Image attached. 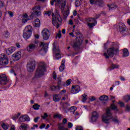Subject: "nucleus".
<instances>
[{
	"mask_svg": "<svg viewBox=\"0 0 130 130\" xmlns=\"http://www.w3.org/2000/svg\"><path fill=\"white\" fill-rule=\"evenodd\" d=\"M15 50L16 48L15 47H11L6 50V53L8 55H10V54H12Z\"/></svg>",
	"mask_w": 130,
	"mask_h": 130,
	"instance_id": "obj_23",
	"label": "nucleus"
},
{
	"mask_svg": "<svg viewBox=\"0 0 130 130\" xmlns=\"http://www.w3.org/2000/svg\"><path fill=\"white\" fill-rule=\"evenodd\" d=\"M21 115V113H18L17 115H15V116H14L13 117H12V119L13 120H17V119H18V118H19V117Z\"/></svg>",
	"mask_w": 130,
	"mask_h": 130,
	"instance_id": "obj_37",
	"label": "nucleus"
},
{
	"mask_svg": "<svg viewBox=\"0 0 130 130\" xmlns=\"http://www.w3.org/2000/svg\"><path fill=\"white\" fill-rule=\"evenodd\" d=\"M128 55H129V53L127 49H124L123 50V56L126 57V56H128Z\"/></svg>",
	"mask_w": 130,
	"mask_h": 130,
	"instance_id": "obj_30",
	"label": "nucleus"
},
{
	"mask_svg": "<svg viewBox=\"0 0 130 130\" xmlns=\"http://www.w3.org/2000/svg\"><path fill=\"white\" fill-rule=\"evenodd\" d=\"M68 128H72L73 127V123L69 122L68 124Z\"/></svg>",
	"mask_w": 130,
	"mask_h": 130,
	"instance_id": "obj_49",
	"label": "nucleus"
},
{
	"mask_svg": "<svg viewBox=\"0 0 130 130\" xmlns=\"http://www.w3.org/2000/svg\"><path fill=\"white\" fill-rule=\"evenodd\" d=\"M2 126L3 128L5 130L9 129V124L3 123L2 124Z\"/></svg>",
	"mask_w": 130,
	"mask_h": 130,
	"instance_id": "obj_34",
	"label": "nucleus"
},
{
	"mask_svg": "<svg viewBox=\"0 0 130 130\" xmlns=\"http://www.w3.org/2000/svg\"><path fill=\"white\" fill-rule=\"evenodd\" d=\"M63 15L64 18L67 19V18H68V16H69V15H70V12L69 11V10H67V11L64 12Z\"/></svg>",
	"mask_w": 130,
	"mask_h": 130,
	"instance_id": "obj_38",
	"label": "nucleus"
},
{
	"mask_svg": "<svg viewBox=\"0 0 130 130\" xmlns=\"http://www.w3.org/2000/svg\"><path fill=\"white\" fill-rule=\"evenodd\" d=\"M3 57H1L0 58V64L1 66H7L9 63V59L6 57L5 54H2Z\"/></svg>",
	"mask_w": 130,
	"mask_h": 130,
	"instance_id": "obj_16",
	"label": "nucleus"
},
{
	"mask_svg": "<svg viewBox=\"0 0 130 130\" xmlns=\"http://www.w3.org/2000/svg\"><path fill=\"white\" fill-rule=\"evenodd\" d=\"M86 22H87V26L89 28H93L97 24V21L95 18H88L86 20Z\"/></svg>",
	"mask_w": 130,
	"mask_h": 130,
	"instance_id": "obj_13",
	"label": "nucleus"
},
{
	"mask_svg": "<svg viewBox=\"0 0 130 130\" xmlns=\"http://www.w3.org/2000/svg\"><path fill=\"white\" fill-rule=\"evenodd\" d=\"M34 26L36 28H38V27H40V20L39 19H36L35 20Z\"/></svg>",
	"mask_w": 130,
	"mask_h": 130,
	"instance_id": "obj_31",
	"label": "nucleus"
},
{
	"mask_svg": "<svg viewBox=\"0 0 130 130\" xmlns=\"http://www.w3.org/2000/svg\"><path fill=\"white\" fill-rule=\"evenodd\" d=\"M67 99H68V95H64V96L62 98V100H66Z\"/></svg>",
	"mask_w": 130,
	"mask_h": 130,
	"instance_id": "obj_60",
	"label": "nucleus"
},
{
	"mask_svg": "<svg viewBox=\"0 0 130 130\" xmlns=\"http://www.w3.org/2000/svg\"><path fill=\"white\" fill-rule=\"evenodd\" d=\"M39 107H40V106L38 105V104H35L32 106V108H34L35 110H38Z\"/></svg>",
	"mask_w": 130,
	"mask_h": 130,
	"instance_id": "obj_39",
	"label": "nucleus"
},
{
	"mask_svg": "<svg viewBox=\"0 0 130 130\" xmlns=\"http://www.w3.org/2000/svg\"><path fill=\"white\" fill-rule=\"evenodd\" d=\"M69 24H70V25H73V24H74V22H73V20H69Z\"/></svg>",
	"mask_w": 130,
	"mask_h": 130,
	"instance_id": "obj_64",
	"label": "nucleus"
},
{
	"mask_svg": "<svg viewBox=\"0 0 130 130\" xmlns=\"http://www.w3.org/2000/svg\"><path fill=\"white\" fill-rule=\"evenodd\" d=\"M36 66V63L35 60H32L30 61L27 64V71L28 73H32V72H34V70H35V67Z\"/></svg>",
	"mask_w": 130,
	"mask_h": 130,
	"instance_id": "obj_10",
	"label": "nucleus"
},
{
	"mask_svg": "<svg viewBox=\"0 0 130 130\" xmlns=\"http://www.w3.org/2000/svg\"><path fill=\"white\" fill-rule=\"evenodd\" d=\"M42 36L44 40H48L50 37V31L47 28H44L42 31Z\"/></svg>",
	"mask_w": 130,
	"mask_h": 130,
	"instance_id": "obj_12",
	"label": "nucleus"
},
{
	"mask_svg": "<svg viewBox=\"0 0 130 130\" xmlns=\"http://www.w3.org/2000/svg\"><path fill=\"white\" fill-rule=\"evenodd\" d=\"M64 63H66V60L63 59L61 62V64L59 68V70L60 72H63L64 70Z\"/></svg>",
	"mask_w": 130,
	"mask_h": 130,
	"instance_id": "obj_27",
	"label": "nucleus"
},
{
	"mask_svg": "<svg viewBox=\"0 0 130 130\" xmlns=\"http://www.w3.org/2000/svg\"><path fill=\"white\" fill-rule=\"evenodd\" d=\"M45 124L44 123H43L40 126V128H41V129H42V128H44V127H45Z\"/></svg>",
	"mask_w": 130,
	"mask_h": 130,
	"instance_id": "obj_57",
	"label": "nucleus"
},
{
	"mask_svg": "<svg viewBox=\"0 0 130 130\" xmlns=\"http://www.w3.org/2000/svg\"><path fill=\"white\" fill-rule=\"evenodd\" d=\"M40 47L42 48V50H44V51H47V49H48V44H44L43 42H41L40 44Z\"/></svg>",
	"mask_w": 130,
	"mask_h": 130,
	"instance_id": "obj_22",
	"label": "nucleus"
},
{
	"mask_svg": "<svg viewBox=\"0 0 130 130\" xmlns=\"http://www.w3.org/2000/svg\"><path fill=\"white\" fill-rule=\"evenodd\" d=\"M51 6L55 5L57 7H61L62 10H64L66 5H67V2L66 1H52L51 2Z\"/></svg>",
	"mask_w": 130,
	"mask_h": 130,
	"instance_id": "obj_8",
	"label": "nucleus"
},
{
	"mask_svg": "<svg viewBox=\"0 0 130 130\" xmlns=\"http://www.w3.org/2000/svg\"><path fill=\"white\" fill-rule=\"evenodd\" d=\"M31 35H32V32L23 31V38H24L25 40L29 39V38L31 37Z\"/></svg>",
	"mask_w": 130,
	"mask_h": 130,
	"instance_id": "obj_24",
	"label": "nucleus"
},
{
	"mask_svg": "<svg viewBox=\"0 0 130 130\" xmlns=\"http://www.w3.org/2000/svg\"><path fill=\"white\" fill-rule=\"evenodd\" d=\"M46 71V64L44 62H41L36 72V78H40L44 75V72Z\"/></svg>",
	"mask_w": 130,
	"mask_h": 130,
	"instance_id": "obj_4",
	"label": "nucleus"
},
{
	"mask_svg": "<svg viewBox=\"0 0 130 130\" xmlns=\"http://www.w3.org/2000/svg\"><path fill=\"white\" fill-rule=\"evenodd\" d=\"M53 118H60V114H55L53 116Z\"/></svg>",
	"mask_w": 130,
	"mask_h": 130,
	"instance_id": "obj_48",
	"label": "nucleus"
},
{
	"mask_svg": "<svg viewBox=\"0 0 130 130\" xmlns=\"http://www.w3.org/2000/svg\"><path fill=\"white\" fill-rule=\"evenodd\" d=\"M119 50L118 48H115L114 47L109 48L107 53L105 52L104 53V56L105 58H109V57H113L114 55H116L119 53Z\"/></svg>",
	"mask_w": 130,
	"mask_h": 130,
	"instance_id": "obj_5",
	"label": "nucleus"
},
{
	"mask_svg": "<svg viewBox=\"0 0 130 130\" xmlns=\"http://www.w3.org/2000/svg\"><path fill=\"white\" fill-rule=\"evenodd\" d=\"M71 82H72V80L71 79L68 80L66 81V84H63V86H69V85L71 84Z\"/></svg>",
	"mask_w": 130,
	"mask_h": 130,
	"instance_id": "obj_46",
	"label": "nucleus"
},
{
	"mask_svg": "<svg viewBox=\"0 0 130 130\" xmlns=\"http://www.w3.org/2000/svg\"><path fill=\"white\" fill-rule=\"evenodd\" d=\"M119 29V31L121 34H123L125 31H126V26L123 23L120 22L117 26Z\"/></svg>",
	"mask_w": 130,
	"mask_h": 130,
	"instance_id": "obj_15",
	"label": "nucleus"
},
{
	"mask_svg": "<svg viewBox=\"0 0 130 130\" xmlns=\"http://www.w3.org/2000/svg\"><path fill=\"white\" fill-rule=\"evenodd\" d=\"M98 118H99V113H98V112H97L96 111L93 112L91 114V122H97Z\"/></svg>",
	"mask_w": 130,
	"mask_h": 130,
	"instance_id": "obj_17",
	"label": "nucleus"
},
{
	"mask_svg": "<svg viewBox=\"0 0 130 130\" xmlns=\"http://www.w3.org/2000/svg\"><path fill=\"white\" fill-rule=\"evenodd\" d=\"M68 106H71V104L68 103H65L63 104V108L64 109V111H66V110H68V111H70L72 113H75V112L76 111V110H77V107L75 106H72L69 109L68 108Z\"/></svg>",
	"mask_w": 130,
	"mask_h": 130,
	"instance_id": "obj_11",
	"label": "nucleus"
},
{
	"mask_svg": "<svg viewBox=\"0 0 130 130\" xmlns=\"http://www.w3.org/2000/svg\"><path fill=\"white\" fill-rule=\"evenodd\" d=\"M83 38L82 37V35H80L79 37L76 38L75 41L74 42L73 47L74 48H78L80 45H82V42H83Z\"/></svg>",
	"mask_w": 130,
	"mask_h": 130,
	"instance_id": "obj_9",
	"label": "nucleus"
},
{
	"mask_svg": "<svg viewBox=\"0 0 130 130\" xmlns=\"http://www.w3.org/2000/svg\"><path fill=\"white\" fill-rule=\"evenodd\" d=\"M39 118H40V117H37L35 118V119H34V121H35V122H37L38 121V120L39 119Z\"/></svg>",
	"mask_w": 130,
	"mask_h": 130,
	"instance_id": "obj_55",
	"label": "nucleus"
},
{
	"mask_svg": "<svg viewBox=\"0 0 130 130\" xmlns=\"http://www.w3.org/2000/svg\"><path fill=\"white\" fill-rule=\"evenodd\" d=\"M126 110H127V111H130V107L129 106H126Z\"/></svg>",
	"mask_w": 130,
	"mask_h": 130,
	"instance_id": "obj_61",
	"label": "nucleus"
},
{
	"mask_svg": "<svg viewBox=\"0 0 130 130\" xmlns=\"http://www.w3.org/2000/svg\"><path fill=\"white\" fill-rule=\"evenodd\" d=\"M38 47V41L35 40L34 42L30 43L26 47V50L29 53L34 52L35 49Z\"/></svg>",
	"mask_w": 130,
	"mask_h": 130,
	"instance_id": "obj_7",
	"label": "nucleus"
},
{
	"mask_svg": "<svg viewBox=\"0 0 130 130\" xmlns=\"http://www.w3.org/2000/svg\"><path fill=\"white\" fill-rule=\"evenodd\" d=\"M22 55V53L19 51L17 53L14 54L12 55V57L15 59V60H19L20 58H21V56Z\"/></svg>",
	"mask_w": 130,
	"mask_h": 130,
	"instance_id": "obj_21",
	"label": "nucleus"
},
{
	"mask_svg": "<svg viewBox=\"0 0 130 130\" xmlns=\"http://www.w3.org/2000/svg\"><path fill=\"white\" fill-rule=\"evenodd\" d=\"M7 13L8 14V15H9V16L11 18H13V17H14V13L13 12L8 11H7Z\"/></svg>",
	"mask_w": 130,
	"mask_h": 130,
	"instance_id": "obj_44",
	"label": "nucleus"
},
{
	"mask_svg": "<svg viewBox=\"0 0 130 130\" xmlns=\"http://www.w3.org/2000/svg\"><path fill=\"white\" fill-rule=\"evenodd\" d=\"M48 117V115H47V113H44V116H42V118H43V119H45V118H46V117Z\"/></svg>",
	"mask_w": 130,
	"mask_h": 130,
	"instance_id": "obj_50",
	"label": "nucleus"
},
{
	"mask_svg": "<svg viewBox=\"0 0 130 130\" xmlns=\"http://www.w3.org/2000/svg\"><path fill=\"white\" fill-rule=\"evenodd\" d=\"M124 100L125 102H128L130 100V95H126L124 97Z\"/></svg>",
	"mask_w": 130,
	"mask_h": 130,
	"instance_id": "obj_42",
	"label": "nucleus"
},
{
	"mask_svg": "<svg viewBox=\"0 0 130 130\" xmlns=\"http://www.w3.org/2000/svg\"><path fill=\"white\" fill-rule=\"evenodd\" d=\"M119 65L117 64H112L111 67L109 68L107 70L108 71H112L113 70H114L115 69H119Z\"/></svg>",
	"mask_w": 130,
	"mask_h": 130,
	"instance_id": "obj_26",
	"label": "nucleus"
},
{
	"mask_svg": "<svg viewBox=\"0 0 130 130\" xmlns=\"http://www.w3.org/2000/svg\"><path fill=\"white\" fill-rule=\"evenodd\" d=\"M23 19H26V18L28 19V15H27V14H24L23 16Z\"/></svg>",
	"mask_w": 130,
	"mask_h": 130,
	"instance_id": "obj_62",
	"label": "nucleus"
},
{
	"mask_svg": "<svg viewBox=\"0 0 130 130\" xmlns=\"http://www.w3.org/2000/svg\"><path fill=\"white\" fill-rule=\"evenodd\" d=\"M76 130H83V127L81 126H77L76 128Z\"/></svg>",
	"mask_w": 130,
	"mask_h": 130,
	"instance_id": "obj_52",
	"label": "nucleus"
},
{
	"mask_svg": "<svg viewBox=\"0 0 130 130\" xmlns=\"http://www.w3.org/2000/svg\"><path fill=\"white\" fill-rule=\"evenodd\" d=\"M118 104H119L120 107H123L124 106V104L121 102H119Z\"/></svg>",
	"mask_w": 130,
	"mask_h": 130,
	"instance_id": "obj_53",
	"label": "nucleus"
},
{
	"mask_svg": "<svg viewBox=\"0 0 130 130\" xmlns=\"http://www.w3.org/2000/svg\"><path fill=\"white\" fill-rule=\"evenodd\" d=\"M108 7L110 8V10H112V11H114V10L117 8L115 4H112L111 5H108Z\"/></svg>",
	"mask_w": 130,
	"mask_h": 130,
	"instance_id": "obj_33",
	"label": "nucleus"
},
{
	"mask_svg": "<svg viewBox=\"0 0 130 130\" xmlns=\"http://www.w3.org/2000/svg\"><path fill=\"white\" fill-rule=\"evenodd\" d=\"M53 99L55 102H58L60 99L59 98V95L58 94H55L53 96Z\"/></svg>",
	"mask_w": 130,
	"mask_h": 130,
	"instance_id": "obj_32",
	"label": "nucleus"
},
{
	"mask_svg": "<svg viewBox=\"0 0 130 130\" xmlns=\"http://www.w3.org/2000/svg\"><path fill=\"white\" fill-rule=\"evenodd\" d=\"M53 79L56 80V74L54 72L53 74Z\"/></svg>",
	"mask_w": 130,
	"mask_h": 130,
	"instance_id": "obj_59",
	"label": "nucleus"
},
{
	"mask_svg": "<svg viewBox=\"0 0 130 130\" xmlns=\"http://www.w3.org/2000/svg\"><path fill=\"white\" fill-rule=\"evenodd\" d=\"M89 100H90V101H91V102H92V101H95V100H96V98H95V96H91Z\"/></svg>",
	"mask_w": 130,
	"mask_h": 130,
	"instance_id": "obj_51",
	"label": "nucleus"
},
{
	"mask_svg": "<svg viewBox=\"0 0 130 130\" xmlns=\"http://www.w3.org/2000/svg\"><path fill=\"white\" fill-rule=\"evenodd\" d=\"M57 80H58L57 86H59V87H60V86H61V78L60 77H59Z\"/></svg>",
	"mask_w": 130,
	"mask_h": 130,
	"instance_id": "obj_43",
	"label": "nucleus"
},
{
	"mask_svg": "<svg viewBox=\"0 0 130 130\" xmlns=\"http://www.w3.org/2000/svg\"><path fill=\"white\" fill-rule=\"evenodd\" d=\"M120 83V82L118 81L115 82V86H118V85H119Z\"/></svg>",
	"mask_w": 130,
	"mask_h": 130,
	"instance_id": "obj_63",
	"label": "nucleus"
},
{
	"mask_svg": "<svg viewBox=\"0 0 130 130\" xmlns=\"http://www.w3.org/2000/svg\"><path fill=\"white\" fill-rule=\"evenodd\" d=\"M100 101H108V96L107 95H102L99 98Z\"/></svg>",
	"mask_w": 130,
	"mask_h": 130,
	"instance_id": "obj_29",
	"label": "nucleus"
},
{
	"mask_svg": "<svg viewBox=\"0 0 130 130\" xmlns=\"http://www.w3.org/2000/svg\"><path fill=\"white\" fill-rule=\"evenodd\" d=\"M9 83V80H8V77L6 74H2L0 75V84L2 86H4V85H7Z\"/></svg>",
	"mask_w": 130,
	"mask_h": 130,
	"instance_id": "obj_14",
	"label": "nucleus"
},
{
	"mask_svg": "<svg viewBox=\"0 0 130 130\" xmlns=\"http://www.w3.org/2000/svg\"><path fill=\"white\" fill-rule=\"evenodd\" d=\"M111 110H112V109L113 110H117V106L114 104H111Z\"/></svg>",
	"mask_w": 130,
	"mask_h": 130,
	"instance_id": "obj_41",
	"label": "nucleus"
},
{
	"mask_svg": "<svg viewBox=\"0 0 130 130\" xmlns=\"http://www.w3.org/2000/svg\"><path fill=\"white\" fill-rule=\"evenodd\" d=\"M75 6L76 7H80V6H81V2L80 1H76L75 2Z\"/></svg>",
	"mask_w": 130,
	"mask_h": 130,
	"instance_id": "obj_47",
	"label": "nucleus"
},
{
	"mask_svg": "<svg viewBox=\"0 0 130 130\" xmlns=\"http://www.w3.org/2000/svg\"><path fill=\"white\" fill-rule=\"evenodd\" d=\"M60 38V37H61V34L60 32V31H59V33L57 34V36L56 37V38Z\"/></svg>",
	"mask_w": 130,
	"mask_h": 130,
	"instance_id": "obj_54",
	"label": "nucleus"
},
{
	"mask_svg": "<svg viewBox=\"0 0 130 130\" xmlns=\"http://www.w3.org/2000/svg\"><path fill=\"white\" fill-rule=\"evenodd\" d=\"M32 11L34 12L31 13V14L29 16L27 19L23 18L22 19V23H27L28 20H33L34 17L36 16L37 17H39V16H41V12H40V6H36L32 9Z\"/></svg>",
	"mask_w": 130,
	"mask_h": 130,
	"instance_id": "obj_3",
	"label": "nucleus"
},
{
	"mask_svg": "<svg viewBox=\"0 0 130 130\" xmlns=\"http://www.w3.org/2000/svg\"><path fill=\"white\" fill-rule=\"evenodd\" d=\"M53 54L56 59H59L61 57L60 55V50L55 43L53 44Z\"/></svg>",
	"mask_w": 130,
	"mask_h": 130,
	"instance_id": "obj_6",
	"label": "nucleus"
},
{
	"mask_svg": "<svg viewBox=\"0 0 130 130\" xmlns=\"http://www.w3.org/2000/svg\"><path fill=\"white\" fill-rule=\"evenodd\" d=\"M4 36L5 38H9L10 37V33L8 31H6L4 32Z\"/></svg>",
	"mask_w": 130,
	"mask_h": 130,
	"instance_id": "obj_40",
	"label": "nucleus"
},
{
	"mask_svg": "<svg viewBox=\"0 0 130 130\" xmlns=\"http://www.w3.org/2000/svg\"><path fill=\"white\" fill-rule=\"evenodd\" d=\"M51 91H59L60 90V86H52L50 87Z\"/></svg>",
	"mask_w": 130,
	"mask_h": 130,
	"instance_id": "obj_28",
	"label": "nucleus"
},
{
	"mask_svg": "<svg viewBox=\"0 0 130 130\" xmlns=\"http://www.w3.org/2000/svg\"><path fill=\"white\" fill-rule=\"evenodd\" d=\"M32 31H33V28L32 27V26L31 25H27L25 27L23 32L32 33Z\"/></svg>",
	"mask_w": 130,
	"mask_h": 130,
	"instance_id": "obj_25",
	"label": "nucleus"
},
{
	"mask_svg": "<svg viewBox=\"0 0 130 130\" xmlns=\"http://www.w3.org/2000/svg\"><path fill=\"white\" fill-rule=\"evenodd\" d=\"M52 14V23L53 26H55L56 28H59V23L61 22V18L58 13L57 10H55V15L51 11H44V15L46 16H51Z\"/></svg>",
	"mask_w": 130,
	"mask_h": 130,
	"instance_id": "obj_1",
	"label": "nucleus"
},
{
	"mask_svg": "<svg viewBox=\"0 0 130 130\" xmlns=\"http://www.w3.org/2000/svg\"><path fill=\"white\" fill-rule=\"evenodd\" d=\"M21 117L23 118V119H24V121H30V118L28 116L24 115L21 116Z\"/></svg>",
	"mask_w": 130,
	"mask_h": 130,
	"instance_id": "obj_35",
	"label": "nucleus"
},
{
	"mask_svg": "<svg viewBox=\"0 0 130 130\" xmlns=\"http://www.w3.org/2000/svg\"><path fill=\"white\" fill-rule=\"evenodd\" d=\"M66 92H67V90L64 89L60 92V95H62V94H64Z\"/></svg>",
	"mask_w": 130,
	"mask_h": 130,
	"instance_id": "obj_58",
	"label": "nucleus"
},
{
	"mask_svg": "<svg viewBox=\"0 0 130 130\" xmlns=\"http://www.w3.org/2000/svg\"><path fill=\"white\" fill-rule=\"evenodd\" d=\"M62 123L58 124V130H68V128L64 127L63 124H66L68 122V120L64 118L62 121Z\"/></svg>",
	"mask_w": 130,
	"mask_h": 130,
	"instance_id": "obj_18",
	"label": "nucleus"
},
{
	"mask_svg": "<svg viewBox=\"0 0 130 130\" xmlns=\"http://www.w3.org/2000/svg\"><path fill=\"white\" fill-rule=\"evenodd\" d=\"M82 102H86V101H87V100H88V95L86 94H82Z\"/></svg>",
	"mask_w": 130,
	"mask_h": 130,
	"instance_id": "obj_36",
	"label": "nucleus"
},
{
	"mask_svg": "<svg viewBox=\"0 0 130 130\" xmlns=\"http://www.w3.org/2000/svg\"><path fill=\"white\" fill-rule=\"evenodd\" d=\"M89 2L91 5H98L99 7H103L104 6L102 1H90Z\"/></svg>",
	"mask_w": 130,
	"mask_h": 130,
	"instance_id": "obj_20",
	"label": "nucleus"
},
{
	"mask_svg": "<svg viewBox=\"0 0 130 130\" xmlns=\"http://www.w3.org/2000/svg\"><path fill=\"white\" fill-rule=\"evenodd\" d=\"M4 7V2L2 1H0V9L1 8H3Z\"/></svg>",
	"mask_w": 130,
	"mask_h": 130,
	"instance_id": "obj_56",
	"label": "nucleus"
},
{
	"mask_svg": "<svg viewBox=\"0 0 130 130\" xmlns=\"http://www.w3.org/2000/svg\"><path fill=\"white\" fill-rule=\"evenodd\" d=\"M112 119L115 123H119V121L116 118H113V115L111 113V109L110 108H107L106 112L102 116V121L104 123L109 124L110 120Z\"/></svg>",
	"mask_w": 130,
	"mask_h": 130,
	"instance_id": "obj_2",
	"label": "nucleus"
},
{
	"mask_svg": "<svg viewBox=\"0 0 130 130\" xmlns=\"http://www.w3.org/2000/svg\"><path fill=\"white\" fill-rule=\"evenodd\" d=\"M25 122V119H23V118L22 117V116H20L18 118V123H20L21 122Z\"/></svg>",
	"mask_w": 130,
	"mask_h": 130,
	"instance_id": "obj_45",
	"label": "nucleus"
},
{
	"mask_svg": "<svg viewBox=\"0 0 130 130\" xmlns=\"http://www.w3.org/2000/svg\"><path fill=\"white\" fill-rule=\"evenodd\" d=\"M81 91V87L79 85L73 86L71 92L72 94H77Z\"/></svg>",
	"mask_w": 130,
	"mask_h": 130,
	"instance_id": "obj_19",
	"label": "nucleus"
}]
</instances>
